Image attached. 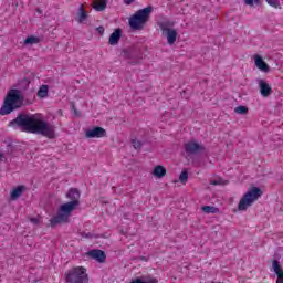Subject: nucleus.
<instances>
[{"label": "nucleus", "instance_id": "1", "mask_svg": "<svg viewBox=\"0 0 283 283\" xmlns=\"http://www.w3.org/2000/svg\"><path fill=\"white\" fill-rule=\"evenodd\" d=\"M9 127L27 132V134H40L46 138H56L54 126L48 122L39 120L35 115L18 114V116L9 123Z\"/></svg>", "mask_w": 283, "mask_h": 283}, {"label": "nucleus", "instance_id": "2", "mask_svg": "<svg viewBox=\"0 0 283 283\" xmlns=\"http://www.w3.org/2000/svg\"><path fill=\"white\" fill-rule=\"evenodd\" d=\"M66 198L71 201L62 205L57 214L50 220L52 229L57 224H67L70 222V214L81 205V191L76 188H71L66 193Z\"/></svg>", "mask_w": 283, "mask_h": 283}, {"label": "nucleus", "instance_id": "3", "mask_svg": "<svg viewBox=\"0 0 283 283\" xmlns=\"http://www.w3.org/2000/svg\"><path fill=\"white\" fill-rule=\"evenodd\" d=\"M23 107V102H21V91L13 88L4 97L3 105L0 108L1 116H8L17 109Z\"/></svg>", "mask_w": 283, "mask_h": 283}, {"label": "nucleus", "instance_id": "4", "mask_svg": "<svg viewBox=\"0 0 283 283\" xmlns=\"http://www.w3.org/2000/svg\"><path fill=\"white\" fill-rule=\"evenodd\" d=\"M153 12L154 7L148 6L133 14L128 20L132 30H145V25L149 22Z\"/></svg>", "mask_w": 283, "mask_h": 283}, {"label": "nucleus", "instance_id": "5", "mask_svg": "<svg viewBox=\"0 0 283 283\" xmlns=\"http://www.w3.org/2000/svg\"><path fill=\"white\" fill-rule=\"evenodd\" d=\"M262 196V189L258 187L250 188L241 198L238 205L239 211H247L249 207L255 202Z\"/></svg>", "mask_w": 283, "mask_h": 283}, {"label": "nucleus", "instance_id": "6", "mask_svg": "<svg viewBox=\"0 0 283 283\" xmlns=\"http://www.w3.org/2000/svg\"><path fill=\"white\" fill-rule=\"evenodd\" d=\"M66 283H87L90 277L87 276V270L83 266L73 268L66 273Z\"/></svg>", "mask_w": 283, "mask_h": 283}, {"label": "nucleus", "instance_id": "7", "mask_svg": "<svg viewBox=\"0 0 283 283\" xmlns=\"http://www.w3.org/2000/svg\"><path fill=\"white\" fill-rule=\"evenodd\" d=\"M120 56L129 61L130 65H138L143 61V51L140 48L130 46L122 50Z\"/></svg>", "mask_w": 283, "mask_h": 283}, {"label": "nucleus", "instance_id": "8", "mask_svg": "<svg viewBox=\"0 0 283 283\" xmlns=\"http://www.w3.org/2000/svg\"><path fill=\"white\" fill-rule=\"evenodd\" d=\"M159 28L163 32V35L166 36L168 45H174V43H176V39L178 38V31L171 29L174 28V22L164 21L159 23Z\"/></svg>", "mask_w": 283, "mask_h": 283}, {"label": "nucleus", "instance_id": "9", "mask_svg": "<svg viewBox=\"0 0 283 283\" xmlns=\"http://www.w3.org/2000/svg\"><path fill=\"white\" fill-rule=\"evenodd\" d=\"M185 151L188 156L200 154V151H205V146L196 143V142H188L185 144Z\"/></svg>", "mask_w": 283, "mask_h": 283}, {"label": "nucleus", "instance_id": "10", "mask_svg": "<svg viewBox=\"0 0 283 283\" xmlns=\"http://www.w3.org/2000/svg\"><path fill=\"white\" fill-rule=\"evenodd\" d=\"M86 138H105L107 136V130L101 126H96L93 129H88L85 133Z\"/></svg>", "mask_w": 283, "mask_h": 283}, {"label": "nucleus", "instance_id": "11", "mask_svg": "<svg viewBox=\"0 0 283 283\" xmlns=\"http://www.w3.org/2000/svg\"><path fill=\"white\" fill-rule=\"evenodd\" d=\"M258 85H259L260 94L264 98H269V96L273 94V88L271 87V85H269V83H266V81L258 80Z\"/></svg>", "mask_w": 283, "mask_h": 283}, {"label": "nucleus", "instance_id": "12", "mask_svg": "<svg viewBox=\"0 0 283 283\" xmlns=\"http://www.w3.org/2000/svg\"><path fill=\"white\" fill-rule=\"evenodd\" d=\"M87 255L88 258H92V260H96V262H99L101 264H103V262L107 260V255L103 250H91L87 252Z\"/></svg>", "mask_w": 283, "mask_h": 283}, {"label": "nucleus", "instance_id": "13", "mask_svg": "<svg viewBox=\"0 0 283 283\" xmlns=\"http://www.w3.org/2000/svg\"><path fill=\"white\" fill-rule=\"evenodd\" d=\"M254 63H255L256 67L259 70H261V72H271V67L269 66V64H266V62H264L262 56L255 55Z\"/></svg>", "mask_w": 283, "mask_h": 283}, {"label": "nucleus", "instance_id": "14", "mask_svg": "<svg viewBox=\"0 0 283 283\" xmlns=\"http://www.w3.org/2000/svg\"><path fill=\"white\" fill-rule=\"evenodd\" d=\"M123 36V30L115 29V31L111 34L108 39L109 45H118L120 38Z\"/></svg>", "mask_w": 283, "mask_h": 283}, {"label": "nucleus", "instance_id": "15", "mask_svg": "<svg viewBox=\"0 0 283 283\" xmlns=\"http://www.w3.org/2000/svg\"><path fill=\"white\" fill-rule=\"evenodd\" d=\"M25 189L27 188H25L24 185L18 186L17 188H14L11 191L10 199L11 200H19V198H21V196L25 193Z\"/></svg>", "mask_w": 283, "mask_h": 283}, {"label": "nucleus", "instance_id": "16", "mask_svg": "<svg viewBox=\"0 0 283 283\" xmlns=\"http://www.w3.org/2000/svg\"><path fill=\"white\" fill-rule=\"evenodd\" d=\"M93 8L96 12H103L107 8V0H94Z\"/></svg>", "mask_w": 283, "mask_h": 283}, {"label": "nucleus", "instance_id": "17", "mask_svg": "<svg viewBox=\"0 0 283 283\" xmlns=\"http://www.w3.org/2000/svg\"><path fill=\"white\" fill-rule=\"evenodd\" d=\"M50 93V86L49 85H42L40 86L38 91V97L39 98H48V94Z\"/></svg>", "mask_w": 283, "mask_h": 283}, {"label": "nucleus", "instance_id": "18", "mask_svg": "<svg viewBox=\"0 0 283 283\" xmlns=\"http://www.w3.org/2000/svg\"><path fill=\"white\" fill-rule=\"evenodd\" d=\"M154 176L157 178H165L167 176V169H165L163 166H156L154 169Z\"/></svg>", "mask_w": 283, "mask_h": 283}, {"label": "nucleus", "instance_id": "19", "mask_svg": "<svg viewBox=\"0 0 283 283\" xmlns=\"http://www.w3.org/2000/svg\"><path fill=\"white\" fill-rule=\"evenodd\" d=\"M36 43H41V38H36L34 35L28 36L24 40V45H34Z\"/></svg>", "mask_w": 283, "mask_h": 283}, {"label": "nucleus", "instance_id": "20", "mask_svg": "<svg viewBox=\"0 0 283 283\" xmlns=\"http://www.w3.org/2000/svg\"><path fill=\"white\" fill-rule=\"evenodd\" d=\"M77 15H78V20H77L78 23H83V21L87 20V12H85V10L83 9V6H80Z\"/></svg>", "mask_w": 283, "mask_h": 283}, {"label": "nucleus", "instance_id": "21", "mask_svg": "<svg viewBox=\"0 0 283 283\" xmlns=\"http://www.w3.org/2000/svg\"><path fill=\"white\" fill-rule=\"evenodd\" d=\"M201 210L203 213H220V208L213 206H203Z\"/></svg>", "mask_w": 283, "mask_h": 283}, {"label": "nucleus", "instance_id": "22", "mask_svg": "<svg viewBox=\"0 0 283 283\" xmlns=\"http://www.w3.org/2000/svg\"><path fill=\"white\" fill-rule=\"evenodd\" d=\"M234 114H239L240 116H247V114H249V107L247 106H237L234 108Z\"/></svg>", "mask_w": 283, "mask_h": 283}, {"label": "nucleus", "instance_id": "23", "mask_svg": "<svg viewBox=\"0 0 283 283\" xmlns=\"http://www.w3.org/2000/svg\"><path fill=\"white\" fill-rule=\"evenodd\" d=\"M188 180H189V171H187V169H184L179 175V182H181V185H187Z\"/></svg>", "mask_w": 283, "mask_h": 283}, {"label": "nucleus", "instance_id": "24", "mask_svg": "<svg viewBox=\"0 0 283 283\" xmlns=\"http://www.w3.org/2000/svg\"><path fill=\"white\" fill-rule=\"evenodd\" d=\"M272 269H273L274 273H276V274L283 272L282 265H280V261H277V260H274L272 262Z\"/></svg>", "mask_w": 283, "mask_h": 283}, {"label": "nucleus", "instance_id": "25", "mask_svg": "<svg viewBox=\"0 0 283 283\" xmlns=\"http://www.w3.org/2000/svg\"><path fill=\"white\" fill-rule=\"evenodd\" d=\"M245 6H250V8H255L260 6V0H244Z\"/></svg>", "mask_w": 283, "mask_h": 283}, {"label": "nucleus", "instance_id": "26", "mask_svg": "<svg viewBox=\"0 0 283 283\" xmlns=\"http://www.w3.org/2000/svg\"><path fill=\"white\" fill-rule=\"evenodd\" d=\"M272 8H277L280 6V0H265Z\"/></svg>", "mask_w": 283, "mask_h": 283}, {"label": "nucleus", "instance_id": "27", "mask_svg": "<svg viewBox=\"0 0 283 283\" xmlns=\"http://www.w3.org/2000/svg\"><path fill=\"white\" fill-rule=\"evenodd\" d=\"M132 145H133L134 149H140V147H143V143H140L139 140H136V139L132 140Z\"/></svg>", "mask_w": 283, "mask_h": 283}, {"label": "nucleus", "instance_id": "28", "mask_svg": "<svg viewBox=\"0 0 283 283\" xmlns=\"http://www.w3.org/2000/svg\"><path fill=\"white\" fill-rule=\"evenodd\" d=\"M276 275H277L276 283H283V271L279 272Z\"/></svg>", "mask_w": 283, "mask_h": 283}, {"label": "nucleus", "instance_id": "29", "mask_svg": "<svg viewBox=\"0 0 283 283\" xmlns=\"http://www.w3.org/2000/svg\"><path fill=\"white\" fill-rule=\"evenodd\" d=\"M81 235H82V238H94V234H93V233H85V232H82Z\"/></svg>", "mask_w": 283, "mask_h": 283}, {"label": "nucleus", "instance_id": "30", "mask_svg": "<svg viewBox=\"0 0 283 283\" xmlns=\"http://www.w3.org/2000/svg\"><path fill=\"white\" fill-rule=\"evenodd\" d=\"M98 34H105V28L104 27H98L97 29Z\"/></svg>", "mask_w": 283, "mask_h": 283}, {"label": "nucleus", "instance_id": "31", "mask_svg": "<svg viewBox=\"0 0 283 283\" xmlns=\"http://www.w3.org/2000/svg\"><path fill=\"white\" fill-rule=\"evenodd\" d=\"M30 222H32V224H39V218H31Z\"/></svg>", "mask_w": 283, "mask_h": 283}, {"label": "nucleus", "instance_id": "32", "mask_svg": "<svg viewBox=\"0 0 283 283\" xmlns=\"http://www.w3.org/2000/svg\"><path fill=\"white\" fill-rule=\"evenodd\" d=\"M136 0H124L125 6H132Z\"/></svg>", "mask_w": 283, "mask_h": 283}, {"label": "nucleus", "instance_id": "33", "mask_svg": "<svg viewBox=\"0 0 283 283\" xmlns=\"http://www.w3.org/2000/svg\"><path fill=\"white\" fill-rule=\"evenodd\" d=\"M72 109H73L75 116H78V111L76 109V106H74V104H72Z\"/></svg>", "mask_w": 283, "mask_h": 283}, {"label": "nucleus", "instance_id": "34", "mask_svg": "<svg viewBox=\"0 0 283 283\" xmlns=\"http://www.w3.org/2000/svg\"><path fill=\"white\" fill-rule=\"evenodd\" d=\"M38 14H43V10H41L40 8L36 9Z\"/></svg>", "mask_w": 283, "mask_h": 283}, {"label": "nucleus", "instance_id": "35", "mask_svg": "<svg viewBox=\"0 0 283 283\" xmlns=\"http://www.w3.org/2000/svg\"><path fill=\"white\" fill-rule=\"evenodd\" d=\"M210 184H211V185H214V186H216V185H220V182H218V181H216V180L211 181Z\"/></svg>", "mask_w": 283, "mask_h": 283}, {"label": "nucleus", "instance_id": "36", "mask_svg": "<svg viewBox=\"0 0 283 283\" xmlns=\"http://www.w3.org/2000/svg\"><path fill=\"white\" fill-rule=\"evenodd\" d=\"M140 260H143L144 262H147V256H140Z\"/></svg>", "mask_w": 283, "mask_h": 283}]
</instances>
